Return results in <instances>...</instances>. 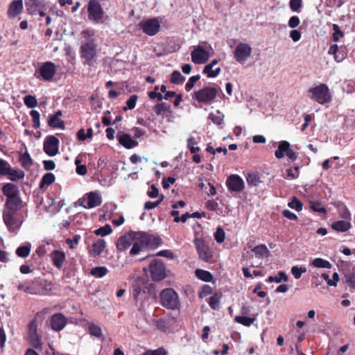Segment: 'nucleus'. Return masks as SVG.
<instances>
[{
  "mask_svg": "<svg viewBox=\"0 0 355 355\" xmlns=\"http://www.w3.org/2000/svg\"><path fill=\"white\" fill-rule=\"evenodd\" d=\"M31 250V245L30 243H27L24 245H20L16 250V254L19 257L26 258L29 256Z\"/></svg>",
  "mask_w": 355,
  "mask_h": 355,
  "instance_id": "nucleus-40",
  "label": "nucleus"
},
{
  "mask_svg": "<svg viewBox=\"0 0 355 355\" xmlns=\"http://www.w3.org/2000/svg\"><path fill=\"white\" fill-rule=\"evenodd\" d=\"M108 270L105 266H97L92 268L90 270V274L97 278H101L107 275Z\"/></svg>",
  "mask_w": 355,
  "mask_h": 355,
  "instance_id": "nucleus-42",
  "label": "nucleus"
},
{
  "mask_svg": "<svg viewBox=\"0 0 355 355\" xmlns=\"http://www.w3.org/2000/svg\"><path fill=\"white\" fill-rule=\"evenodd\" d=\"M105 247L106 243L105 240L98 239L97 241L92 244V248L89 250V254L94 257H98L103 252Z\"/></svg>",
  "mask_w": 355,
  "mask_h": 355,
  "instance_id": "nucleus-27",
  "label": "nucleus"
},
{
  "mask_svg": "<svg viewBox=\"0 0 355 355\" xmlns=\"http://www.w3.org/2000/svg\"><path fill=\"white\" fill-rule=\"evenodd\" d=\"M191 60L193 63L201 64L206 63L209 58V53L200 45H198L191 51Z\"/></svg>",
  "mask_w": 355,
  "mask_h": 355,
  "instance_id": "nucleus-20",
  "label": "nucleus"
},
{
  "mask_svg": "<svg viewBox=\"0 0 355 355\" xmlns=\"http://www.w3.org/2000/svg\"><path fill=\"white\" fill-rule=\"evenodd\" d=\"M311 209L315 212H318L320 214H326V209L324 207L321 205L320 202H311Z\"/></svg>",
  "mask_w": 355,
  "mask_h": 355,
  "instance_id": "nucleus-61",
  "label": "nucleus"
},
{
  "mask_svg": "<svg viewBox=\"0 0 355 355\" xmlns=\"http://www.w3.org/2000/svg\"><path fill=\"white\" fill-rule=\"evenodd\" d=\"M234 320L236 322L243 324V326L250 327L254 323L255 318L247 317L245 315H238L235 317Z\"/></svg>",
  "mask_w": 355,
  "mask_h": 355,
  "instance_id": "nucleus-45",
  "label": "nucleus"
},
{
  "mask_svg": "<svg viewBox=\"0 0 355 355\" xmlns=\"http://www.w3.org/2000/svg\"><path fill=\"white\" fill-rule=\"evenodd\" d=\"M252 251L254 253L256 257L263 259L270 256V252L266 245L260 244L255 246Z\"/></svg>",
  "mask_w": 355,
  "mask_h": 355,
  "instance_id": "nucleus-31",
  "label": "nucleus"
},
{
  "mask_svg": "<svg viewBox=\"0 0 355 355\" xmlns=\"http://www.w3.org/2000/svg\"><path fill=\"white\" fill-rule=\"evenodd\" d=\"M160 304L167 309L175 310L180 304L178 293L171 288L164 289L159 294Z\"/></svg>",
  "mask_w": 355,
  "mask_h": 355,
  "instance_id": "nucleus-4",
  "label": "nucleus"
},
{
  "mask_svg": "<svg viewBox=\"0 0 355 355\" xmlns=\"http://www.w3.org/2000/svg\"><path fill=\"white\" fill-rule=\"evenodd\" d=\"M211 64H207L203 69V73L206 74L208 78H215L218 76L221 72V68L217 67L213 69Z\"/></svg>",
  "mask_w": 355,
  "mask_h": 355,
  "instance_id": "nucleus-39",
  "label": "nucleus"
},
{
  "mask_svg": "<svg viewBox=\"0 0 355 355\" xmlns=\"http://www.w3.org/2000/svg\"><path fill=\"white\" fill-rule=\"evenodd\" d=\"M138 26L144 33L148 36L155 35L161 28L160 22L155 17L141 21L138 24Z\"/></svg>",
  "mask_w": 355,
  "mask_h": 355,
  "instance_id": "nucleus-10",
  "label": "nucleus"
},
{
  "mask_svg": "<svg viewBox=\"0 0 355 355\" xmlns=\"http://www.w3.org/2000/svg\"><path fill=\"white\" fill-rule=\"evenodd\" d=\"M209 119L216 125H220L223 122V115L221 114L220 112H217V114L214 113H210L209 115Z\"/></svg>",
  "mask_w": 355,
  "mask_h": 355,
  "instance_id": "nucleus-56",
  "label": "nucleus"
},
{
  "mask_svg": "<svg viewBox=\"0 0 355 355\" xmlns=\"http://www.w3.org/2000/svg\"><path fill=\"white\" fill-rule=\"evenodd\" d=\"M42 3L39 0H26L25 6L26 11L30 15H35L41 7Z\"/></svg>",
  "mask_w": 355,
  "mask_h": 355,
  "instance_id": "nucleus-32",
  "label": "nucleus"
},
{
  "mask_svg": "<svg viewBox=\"0 0 355 355\" xmlns=\"http://www.w3.org/2000/svg\"><path fill=\"white\" fill-rule=\"evenodd\" d=\"M30 115L33 120V127L35 129H37L40 127V114L38 111L37 110H31L30 112Z\"/></svg>",
  "mask_w": 355,
  "mask_h": 355,
  "instance_id": "nucleus-53",
  "label": "nucleus"
},
{
  "mask_svg": "<svg viewBox=\"0 0 355 355\" xmlns=\"http://www.w3.org/2000/svg\"><path fill=\"white\" fill-rule=\"evenodd\" d=\"M288 207L293 209L300 211L302 209L303 204L296 197H293L291 202L288 204Z\"/></svg>",
  "mask_w": 355,
  "mask_h": 355,
  "instance_id": "nucleus-54",
  "label": "nucleus"
},
{
  "mask_svg": "<svg viewBox=\"0 0 355 355\" xmlns=\"http://www.w3.org/2000/svg\"><path fill=\"white\" fill-rule=\"evenodd\" d=\"M251 53V46L246 43L241 42L236 46L234 50V58L238 62L243 64L250 56Z\"/></svg>",
  "mask_w": 355,
  "mask_h": 355,
  "instance_id": "nucleus-17",
  "label": "nucleus"
},
{
  "mask_svg": "<svg viewBox=\"0 0 355 355\" xmlns=\"http://www.w3.org/2000/svg\"><path fill=\"white\" fill-rule=\"evenodd\" d=\"M200 78V75L193 76L189 78L188 82L185 85V89L189 92L195 85V83Z\"/></svg>",
  "mask_w": 355,
  "mask_h": 355,
  "instance_id": "nucleus-60",
  "label": "nucleus"
},
{
  "mask_svg": "<svg viewBox=\"0 0 355 355\" xmlns=\"http://www.w3.org/2000/svg\"><path fill=\"white\" fill-rule=\"evenodd\" d=\"M226 186L230 192L239 193L243 191L245 183L239 175H231L227 178Z\"/></svg>",
  "mask_w": 355,
  "mask_h": 355,
  "instance_id": "nucleus-18",
  "label": "nucleus"
},
{
  "mask_svg": "<svg viewBox=\"0 0 355 355\" xmlns=\"http://www.w3.org/2000/svg\"><path fill=\"white\" fill-rule=\"evenodd\" d=\"M56 73L55 64L51 62L47 61L35 70L34 76L36 78L44 81H51Z\"/></svg>",
  "mask_w": 355,
  "mask_h": 355,
  "instance_id": "nucleus-7",
  "label": "nucleus"
},
{
  "mask_svg": "<svg viewBox=\"0 0 355 355\" xmlns=\"http://www.w3.org/2000/svg\"><path fill=\"white\" fill-rule=\"evenodd\" d=\"M44 151L49 156H55L58 153L59 139L53 136H47L44 141Z\"/></svg>",
  "mask_w": 355,
  "mask_h": 355,
  "instance_id": "nucleus-19",
  "label": "nucleus"
},
{
  "mask_svg": "<svg viewBox=\"0 0 355 355\" xmlns=\"http://www.w3.org/2000/svg\"><path fill=\"white\" fill-rule=\"evenodd\" d=\"M134 240L132 232L120 236L116 243L117 250L119 251L125 250L133 243Z\"/></svg>",
  "mask_w": 355,
  "mask_h": 355,
  "instance_id": "nucleus-23",
  "label": "nucleus"
},
{
  "mask_svg": "<svg viewBox=\"0 0 355 355\" xmlns=\"http://www.w3.org/2000/svg\"><path fill=\"white\" fill-rule=\"evenodd\" d=\"M23 203L4 204L2 218L8 232L17 234L27 216V210L21 211Z\"/></svg>",
  "mask_w": 355,
  "mask_h": 355,
  "instance_id": "nucleus-1",
  "label": "nucleus"
},
{
  "mask_svg": "<svg viewBox=\"0 0 355 355\" xmlns=\"http://www.w3.org/2000/svg\"><path fill=\"white\" fill-rule=\"evenodd\" d=\"M24 103L28 108H34L37 105V101L35 96L27 95L24 97Z\"/></svg>",
  "mask_w": 355,
  "mask_h": 355,
  "instance_id": "nucleus-49",
  "label": "nucleus"
},
{
  "mask_svg": "<svg viewBox=\"0 0 355 355\" xmlns=\"http://www.w3.org/2000/svg\"><path fill=\"white\" fill-rule=\"evenodd\" d=\"M10 167V165L7 161H6L3 159H0V175L6 176L7 173H8V170H9Z\"/></svg>",
  "mask_w": 355,
  "mask_h": 355,
  "instance_id": "nucleus-58",
  "label": "nucleus"
},
{
  "mask_svg": "<svg viewBox=\"0 0 355 355\" xmlns=\"http://www.w3.org/2000/svg\"><path fill=\"white\" fill-rule=\"evenodd\" d=\"M119 142L127 149H130L138 146V142L134 140L128 134H123L118 137Z\"/></svg>",
  "mask_w": 355,
  "mask_h": 355,
  "instance_id": "nucleus-28",
  "label": "nucleus"
},
{
  "mask_svg": "<svg viewBox=\"0 0 355 355\" xmlns=\"http://www.w3.org/2000/svg\"><path fill=\"white\" fill-rule=\"evenodd\" d=\"M19 161L24 168H29L33 165V160L27 151L20 154Z\"/></svg>",
  "mask_w": 355,
  "mask_h": 355,
  "instance_id": "nucleus-38",
  "label": "nucleus"
},
{
  "mask_svg": "<svg viewBox=\"0 0 355 355\" xmlns=\"http://www.w3.org/2000/svg\"><path fill=\"white\" fill-rule=\"evenodd\" d=\"M80 205L86 209H91L101 205L102 199L98 191H91L86 193L79 200Z\"/></svg>",
  "mask_w": 355,
  "mask_h": 355,
  "instance_id": "nucleus-13",
  "label": "nucleus"
},
{
  "mask_svg": "<svg viewBox=\"0 0 355 355\" xmlns=\"http://www.w3.org/2000/svg\"><path fill=\"white\" fill-rule=\"evenodd\" d=\"M282 281L285 282L288 281V277L284 271H279L277 276L268 277L267 282L280 283Z\"/></svg>",
  "mask_w": 355,
  "mask_h": 355,
  "instance_id": "nucleus-43",
  "label": "nucleus"
},
{
  "mask_svg": "<svg viewBox=\"0 0 355 355\" xmlns=\"http://www.w3.org/2000/svg\"><path fill=\"white\" fill-rule=\"evenodd\" d=\"M352 227L351 223L346 220H337L331 225V227L338 232H345Z\"/></svg>",
  "mask_w": 355,
  "mask_h": 355,
  "instance_id": "nucleus-29",
  "label": "nucleus"
},
{
  "mask_svg": "<svg viewBox=\"0 0 355 355\" xmlns=\"http://www.w3.org/2000/svg\"><path fill=\"white\" fill-rule=\"evenodd\" d=\"M153 111L157 116H168L172 113L171 105L166 103H157L153 107Z\"/></svg>",
  "mask_w": 355,
  "mask_h": 355,
  "instance_id": "nucleus-26",
  "label": "nucleus"
},
{
  "mask_svg": "<svg viewBox=\"0 0 355 355\" xmlns=\"http://www.w3.org/2000/svg\"><path fill=\"white\" fill-rule=\"evenodd\" d=\"M7 175L9 176V180H10L12 182H15L19 180L23 179L24 178V173L22 171L17 170L10 166L8 170V173H7Z\"/></svg>",
  "mask_w": 355,
  "mask_h": 355,
  "instance_id": "nucleus-36",
  "label": "nucleus"
},
{
  "mask_svg": "<svg viewBox=\"0 0 355 355\" xmlns=\"http://www.w3.org/2000/svg\"><path fill=\"white\" fill-rule=\"evenodd\" d=\"M53 265L58 269L60 270L66 261L65 253L60 250H54L50 254Z\"/></svg>",
  "mask_w": 355,
  "mask_h": 355,
  "instance_id": "nucleus-22",
  "label": "nucleus"
},
{
  "mask_svg": "<svg viewBox=\"0 0 355 355\" xmlns=\"http://www.w3.org/2000/svg\"><path fill=\"white\" fill-rule=\"evenodd\" d=\"M154 324L157 329L162 332H166L170 329L169 322L165 318H159L153 320Z\"/></svg>",
  "mask_w": 355,
  "mask_h": 355,
  "instance_id": "nucleus-35",
  "label": "nucleus"
},
{
  "mask_svg": "<svg viewBox=\"0 0 355 355\" xmlns=\"http://www.w3.org/2000/svg\"><path fill=\"white\" fill-rule=\"evenodd\" d=\"M52 284L46 279L36 278L31 284L26 287L25 292L33 295H44L52 290Z\"/></svg>",
  "mask_w": 355,
  "mask_h": 355,
  "instance_id": "nucleus-6",
  "label": "nucleus"
},
{
  "mask_svg": "<svg viewBox=\"0 0 355 355\" xmlns=\"http://www.w3.org/2000/svg\"><path fill=\"white\" fill-rule=\"evenodd\" d=\"M289 6L291 9L294 12H300L302 6V0H290Z\"/></svg>",
  "mask_w": 355,
  "mask_h": 355,
  "instance_id": "nucleus-63",
  "label": "nucleus"
},
{
  "mask_svg": "<svg viewBox=\"0 0 355 355\" xmlns=\"http://www.w3.org/2000/svg\"><path fill=\"white\" fill-rule=\"evenodd\" d=\"M137 96L136 94H133L130 96V98L126 101V106L127 107H124V110H126V109L132 110L136 106V103L137 101Z\"/></svg>",
  "mask_w": 355,
  "mask_h": 355,
  "instance_id": "nucleus-62",
  "label": "nucleus"
},
{
  "mask_svg": "<svg viewBox=\"0 0 355 355\" xmlns=\"http://www.w3.org/2000/svg\"><path fill=\"white\" fill-rule=\"evenodd\" d=\"M195 275L199 279L205 282H212L214 278L212 274L210 272L202 269L196 270Z\"/></svg>",
  "mask_w": 355,
  "mask_h": 355,
  "instance_id": "nucleus-34",
  "label": "nucleus"
},
{
  "mask_svg": "<svg viewBox=\"0 0 355 355\" xmlns=\"http://www.w3.org/2000/svg\"><path fill=\"white\" fill-rule=\"evenodd\" d=\"M87 331L91 336L98 338L103 337V332L101 327L93 322L88 324Z\"/></svg>",
  "mask_w": 355,
  "mask_h": 355,
  "instance_id": "nucleus-37",
  "label": "nucleus"
},
{
  "mask_svg": "<svg viewBox=\"0 0 355 355\" xmlns=\"http://www.w3.org/2000/svg\"><path fill=\"white\" fill-rule=\"evenodd\" d=\"M135 240H137L139 243L144 245L145 248L152 245H159L162 243V239L159 237H154L146 232H132Z\"/></svg>",
  "mask_w": 355,
  "mask_h": 355,
  "instance_id": "nucleus-14",
  "label": "nucleus"
},
{
  "mask_svg": "<svg viewBox=\"0 0 355 355\" xmlns=\"http://www.w3.org/2000/svg\"><path fill=\"white\" fill-rule=\"evenodd\" d=\"M246 181L248 184L252 187H257L261 182L259 175L254 173L248 174L246 176Z\"/></svg>",
  "mask_w": 355,
  "mask_h": 355,
  "instance_id": "nucleus-47",
  "label": "nucleus"
},
{
  "mask_svg": "<svg viewBox=\"0 0 355 355\" xmlns=\"http://www.w3.org/2000/svg\"><path fill=\"white\" fill-rule=\"evenodd\" d=\"M144 248L145 247L144 245H141L137 241L135 243L133 242L132 247L130 251V254L132 256L136 255L139 254Z\"/></svg>",
  "mask_w": 355,
  "mask_h": 355,
  "instance_id": "nucleus-64",
  "label": "nucleus"
},
{
  "mask_svg": "<svg viewBox=\"0 0 355 355\" xmlns=\"http://www.w3.org/2000/svg\"><path fill=\"white\" fill-rule=\"evenodd\" d=\"M185 81V78L179 71H173L171 75L170 82L175 85H182Z\"/></svg>",
  "mask_w": 355,
  "mask_h": 355,
  "instance_id": "nucleus-41",
  "label": "nucleus"
},
{
  "mask_svg": "<svg viewBox=\"0 0 355 355\" xmlns=\"http://www.w3.org/2000/svg\"><path fill=\"white\" fill-rule=\"evenodd\" d=\"M300 175L299 166H294L293 168H290L286 170V178L289 180L296 179Z\"/></svg>",
  "mask_w": 355,
  "mask_h": 355,
  "instance_id": "nucleus-50",
  "label": "nucleus"
},
{
  "mask_svg": "<svg viewBox=\"0 0 355 355\" xmlns=\"http://www.w3.org/2000/svg\"><path fill=\"white\" fill-rule=\"evenodd\" d=\"M88 17L90 20L98 23L104 15L103 9L98 0H89L87 4Z\"/></svg>",
  "mask_w": 355,
  "mask_h": 355,
  "instance_id": "nucleus-12",
  "label": "nucleus"
},
{
  "mask_svg": "<svg viewBox=\"0 0 355 355\" xmlns=\"http://www.w3.org/2000/svg\"><path fill=\"white\" fill-rule=\"evenodd\" d=\"M23 10L22 0L13 1L8 7L7 15L10 19L16 17Z\"/></svg>",
  "mask_w": 355,
  "mask_h": 355,
  "instance_id": "nucleus-24",
  "label": "nucleus"
},
{
  "mask_svg": "<svg viewBox=\"0 0 355 355\" xmlns=\"http://www.w3.org/2000/svg\"><path fill=\"white\" fill-rule=\"evenodd\" d=\"M311 264L318 268H330L331 263L329 261L322 258H315L312 261Z\"/></svg>",
  "mask_w": 355,
  "mask_h": 355,
  "instance_id": "nucleus-46",
  "label": "nucleus"
},
{
  "mask_svg": "<svg viewBox=\"0 0 355 355\" xmlns=\"http://www.w3.org/2000/svg\"><path fill=\"white\" fill-rule=\"evenodd\" d=\"M149 270L153 281L159 282L166 277V267L160 259L153 260L149 265Z\"/></svg>",
  "mask_w": 355,
  "mask_h": 355,
  "instance_id": "nucleus-11",
  "label": "nucleus"
},
{
  "mask_svg": "<svg viewBox=\"0 0 355 355\" xmlns=\"http://www.w3.org/2000/svg\"><path fill=\"white\" fill-rule=\"evenodd\" d=\"M343 280L349 286V288L355 290V269L345 272L343 274Z\"/></svg>",
  "mask_w": 355,
  "mask_h": 355,
  "instance_id": "nucleus-33",
  "label": "nucleus"
},
{
  "mask_svg": "<svg viewBox=\"0 0 355 355\" xmlns=\"http://www.w3.org/2000/svg\"><path fill=\"white\" fill-rule=\"evenodd\" d=\"M291 144L287 141H281L279 144L277 150L275 152V155L277 159L283 158L289 150Z\"/></svg>",
  "mask_w": 355,
  "mask_h": 355,
  "instance_id": "nucleus-30",
  "label": "nucleus"
},
{
  "mask_svg": "<svg viewBox=\"0 0 355 355\" xmlns=\"http://www.w3.org/2000/svg\"><path fill=\"white\" fill-rule=\"evenodd\" d=\"M62 114V111L58 110L55 114L50 115L48 121L49 125L52 128L64 129V123L60 119Z\"/></svg>",
  "mask_w": 355,
  "mask_h": 355,
  "instance_id": "nucleus-25",
  "label": "nucleus"
},
{
  "mask_svg": "<svg viewBox=\"0 0 355 355\" xmlns=\"http://www.w3.org/2000/svg\"><path fill=\"white\" fill-rule=\"evenodd\" d=\"M168 352L163 347H160L156 349H148L141 355H167Z\"/></svg>",
  "mask_w": 355,
  "mask_h": 355,
  "instance_id": "nucleus-55",
  "label": "nucleus"
},
{
  "mask_svg": "<svg viewBox=\"0 0 355 355\" xmlns=\"http://www.w3.org/2000/svg\"><path fill=\"white\" fill-rule=\"evenodd\" d=\"M55 178L53 173H47L42 177L40 183V187L42 188L44 186H49L55 182Z\"/></svg>",
  "mask_w": 355,
  "mask_h": 355,
  "instance_id": "nucleus-44",
  "label": "nucleus"
},
{
  "mask_svg": "<svg viewBox=\"0 0 355 355\" xmlns=\"http://www.w3.org/2000/svg\"><path fill=\"white\" fill-rule=\"evenodd\" d=\"M2 193L6 197L4 204L23 203L17 185L7 182L3 184Z\"/></svg>",
  "mask_w": 355,
  "mask_h": 355,
  "instance_id": "nucleus-5",
  "label": "nucleus"
},
{
  "mask_svg": "<svg viewBox=\"0 0 355 355\" xmlns=\"http://www.w3.org/2000/svg\"><path fill=\"white\" fill-rule=\"evenodd\" d=\"M218 92V89L215 87H205L193 92L192 98L199 103H209L216 98Z\"/></svg>",
  "mask_w": 355,
  "mask_h": 355,
  "instance_id": "nucleus-9",
  "label": "nucleus"
},
{
  "mask_svg": "<svg viewBox=\"0 0 355 355\" xmlns=\"http://www.w3.org/2000/svg\"><path fill=\"white\" fill-rule=\"evenodd\" d=\"M308 92L310 94L309 98L319 104L324 105L331 101V96L326 84L321 83L318 86L311 87Z\"/></svg>",
  "mask_w": 355,
  "mask_h": 355,
  "instance_id": "nucleus-3",
  "label": "nucleus"
},
{
  "mask_svg": "<svg viewBox=\"0 0 355 355\" xmlns=\"http://www.w3.org/2000/svg\"><path fill=\"white\" fill-rule=\"evenodd\" d=\"M81 58L85 60L84 64L89 66L94 64L96 55V46L92 42H87L80 47Z\"/></svg>",
  "mask_w": 355,
  "mask_h": 355,
  "instance_id": "nucleus-15",
  "label": "nucleus"
},
{
  "mask_svg": "<svg viewBox=\"0 0 355 355\" xmlns=\"http://www.w3.org/2000/svg\"><path fill=\"white\" fill-rule=\"evenodd\" d=\"M132 293L135 300L144 302L150 297L154 300L157 299L155 286L153 283H150L144 277L136 278L131 286Z\"/></svg>",
  "mask_w": 355,
  "mask_h": 355,
  "instance_id": "nucleus-2",
  "label": "nucleus"
},
{
  "mask_svg": "<svg viewBox=\"0 0 355 355\" xmlns=\"http://www.w3.org/2000/svg\"><path fill=\"white\" fill-rule=\"evenodd\" d=\"M112 232V229L111 226L108 224H106L105 226L101 227L94 231V233L97 236H105L110 234H111Z\"/></svg>",
  "mask_w": 355,
  "mask_h": 355,
  "instance_id": "nucleus-52",
  "label": "nucleus"
},
{
  "mask_svg": "<svg viewBox=\"0 0 355 355\" xmlns=\"http://www.w3.org/2000/svg\"><path fill=\"white\" fill-rule=\"evenodd\" d=\"M214 239L218 243H223L225 239V233L223 229L218 227L214 233Z\"/></svg>",
  "mask_w": 355,
  "mask_h": 355,
  "instance_id": "nucleus-59",
  "label": "nucleus"
},
{
  "mask_svg": "<svg viewBox=\"0 0 355 355\" xmlns=\"http://www.w3.org/2000/svg\"><path fill=\"white\" fill-rule=\"evenodd\" d=\"M67 324L66 317L60 313L53 314L50 319V325L55 331H60L64 329Z\"/></svg>",
  "mask_w": 355,
  "mask_h": 355,
  "instance_id": "nucleus-21",
  "label": "nucleus"
},
{
  "mask_svg": "<svg viewBox=\"0 0 355 355\" xmlns=\"http://www.w3.org/2000/svg\"><path fill=\"white\" fill-rule=\"evenodd\" d=\"M164 196L161 195L159 198L155 202H151V201L146 202V203L144 205V209H148V210L155 209L162 202V200H164Z\"/></svg>",
  "mask_w": 355,
  "mask_h": 355,
  "instance_id": "nucleus-57",
  "label": "nucleus"
},
{
  "mask_svg": "<svg viewBox=\"0 0 355 355\" xmlns=\"http://www.w3.org/2000/svg\"><path fill=\"white\" fill-rule=\"evenodd\" d=\"M291 272L296 279H299L302 275L306 272V268L304 266L298 267L297 266H294L291 268Z\"/></svg>",
  "mask_w": 355,
  "mask_h": 355,
  "instance_id": "nucleus-51",
  "label": "nucleus"
},
{
  "mask_svg": "<svg viewBox=\"0 0 355 355\" xmlns=\"http://www.w3.org/2000/svg\"><path fill=\"white\" fill-rule=\"evenodd\" d=\"M193 243L199 259L207 263L210 262L213 257V252L207 242L202 237H196Z\"/></svg>",
  "mask_w": 355,
  "mask_h": 355,
  "instance_id": "nucleus-8",
  "label": "nucleus"
},
{
  "mask_svg": "<svg viewBox=\"0 0 355 355\" xmlns=\"http://www.w3.org/2000/svg\"><path fill=\"white\" fill-rule=\"evenodd\" d=\"M27 340L34 348H38L41 345V340L37 334V321L36 319L32 320L28 324Z\"/></svg>",
  "mask_w": 355,
  "mask_h": 355,
  "instance_id": "nucleus-16",
  "label": "nucleus"
},
{
  "mask_svg": "<svg viewBox=\"0 0 355 355\" xmlns=\"http://www.w3.org/2000/svg\"><path fill=\"white\" fill-rule=\"evenodd\" d=\"M74 163L76 166V172L77 174L80 175H86L87 172V166L85 164H81V159H80L79 156L76 158Z\"/></svg>",
  "mask_w": 355,
  "mask_h": 355,
  "instance_id": "nucleus-48",
  "label": "nucleus"
}]
</instances>
